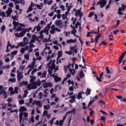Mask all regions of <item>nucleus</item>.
Listing matches in <instances>:
<instances>
[{"mask_svg": "<svg viewBox=\"0 0 126 126\" xmlns=\"http://www.w3.org/2000/svg\"><path fill=\"white\" fill-rule=\"evenodd\" d=\"M19 103L20 105L23 104L24 103V101L23 100H20L19 101Z\"/></svg>", "mask_w": 126, "mask_h": 126, "instance_id": "obj_41", "label": "nucleus"}, {"mask_svg": "<svg viewBox=\"0 0 126 126\" xmlns=\"http://www.w3.org/2000/svg\"><path fill=\"white\" fill-rule=\"evenodd\" d=\"M52 2V0H51L50 1H48L47 2V3L48 5H50Z\"/></svg>", "mask_w": 126, "mask_h": 126, "instance_id": "obj_62", "label": "nucleus"}, {"mask_svg": "<svg viewBox=\"0 0 126 126\" xmlns=\"http://www.w3.org/2000/svg\"><path fill=\"white\" fill-rule=\"evenodd\" d=\"M55 31V29H51V30L50 31V32L51 34H53L54 33Z\"/></svg>", "mask_w": 126, "mask_h": 126, "instance_id": "obj_31", "label": "nucleus"}, {"mask_svg": "<svg viewBox=\"0 0 126 126\" xmlns=\"http://www.w3.org/2000/svg\"><path fill=\"white\" fill-rule=\"evenodd\" d=\"M32 7L30 5L28 9V10L27 11V13H28L29 12L31 11L32 10Z\"/></svg>", "mask_w": 126, "mask_h": 126, "instance_id": "obj_30", "label": "nucleus"}, {"mask_svg": "<svg viewBox=\"0 0 126 126\" xmlns=\"http://www.w3.org/2000/svg\"><path fill=\"white\" fill-rule=\"evenodd\" d=\"M39 95L40 96L39 97L40 99H41V98H42L43 96V95L42 92H40L39 93Z\"/></svg>", "mask_w": 126, "mask_h": 126, "instance_id": "obj_36", "label": "nucleus"}, {"mask_svg": "<svg viewBox=\"0 0 126 126\" xmlns=\"http://www.w3.org/2000/svg\"><path fill=\"white\" fill-rule=\"evenodd\" d=\"M35 104H36V105L38 106L39 107H41L42 106V105L41 104V102L40 101H34L32 104L33 105H34Z\"/></svg>", "mask_w": 126, "mask_h": 126, "instance_id": "obj_7", "label": "nucleus"}, {"mask_svg": "<svg viewBox=\"0 0 126 126\" xmlns=\"http://www.w3.org/2000/svg\"><path fill=\"white\" fill-rule=\"evenodd\" d=\"M106 73L107 74H109L111 73V71L109 69L108 66H107L106 67Z\"/></svg>", "mask_w": 126, "mask_h": 126, "instance_id": "obj_23", "label": "nucleus"}, {"mask_svg": "<svg viewBox=\"0 0 126 126\" xmlns=\"http://www.w3.org/2000/svg\"><path fill=\"white\" fill-rule=\"evenodd\" d=\"M81 93H79L78 94V99L82 98V97L81 96Z\"/></svg>", "mask_w": 126, "mask_h": 126, "instance_id": "obj_34", "label": "nucleus"}, {"mask_svg": "<svg viewBox=\"0 0 126 126\" xmlns=\"http://www.w3.org/2000/svg\"><path fill=\"white\" fill-rule=\"evenodd\" d=\"M1 0L5 3H7L9 2V0Z\"/></svg>", "mask_w": 126, "mask_h": 126, "instance_id": "obj_50", "label": "nucleus"}, {"mask_svg": "<svg viewBox=\"0 0 126 126\" xmlns=\"http://www.w3.org/2000/svg\"><path fill=\"white\" fill-rule=\"evenodd\" d=\"M0 94H3L4 95H6L7 94L5 90L3 89L0 90Z\"/></svg>", "mask_w": 126, "mask_h": 126, "instance_id": "obj_18", "label": "nucleus"}, {"mask_svg": "<svg viewBox=\"0 0 126 126\" xmlns=\"http://www.w3.org/2000/svg\"><path fill=\"white\" fill-rule=\"evenodd\" d=\"M55 24L56 26H60L62 24L61 21L60 20H57L56 21Z\"/></svg>", "mask_w": 126, "mask_h": 126, "instance_id": "obj_14", "label": "nucleus"}, {"mask_svg": "<svg viewBox=\"0 0 126 126\" xmlns=\"http://www.w3.org/2000/svg\"><path fill=\"white\" fill-rule=\"evenodd\" d=\"M13 24L14 26H17L18 25V22H16L15 21H14L13 22Z\"/></svg>", "mask_w": 126, "mask_h": 126, "instance_id": "obj_29", "label": "nucleus"}, {"mask_svg": "<svg viewBox=\"0 0 126 126\" xmlns=\"http://www.w3.org/2000/svg\"><path fill=\"white\" fill-rule=\"evenodd\" d=\"M54 80L56 82L60 81L61 80V78L60 77H58L56 76H55L54 77Z\"/></svg>", "mask_w": 126, "mask_h": 126, "instance_id": "obj_12", "label": "nucleus"}, {"mask_svg": "<svg viewBox=\"0 0 126 126\" xmlns=\"http://www.w3.org/2000/svg\"><path fill=\"white\" fill-rule=\"evenodd\" d=\"M72 5H69L68 7L67 11L68 12H69L70 11L71 8L72 7Z\"/></svg>", "mask_w": 126, "mask_h": 126, "instance_id": "obj_54", "label": "nucleus"}, {"mask_svg": "<svg viewBox=\"0 0 126 126\" xmlns=\"http://www.w3.org/2000/svg\"><path fill=\"white\" fill-rule=\"evenodd\" d=\"M9 82H15L16 81V79L15 78H11L8 80Z\"/></svg>", "mask_w": 126, "mask_h": 126, "instance_id": "obj_21", "label": "nucleus"}, {"mask_svg": "<svg viewBox=\"0 0 126 126\" xmlns=\"http://www.w3.org/2000/svg\"><path fill=\"white\" fill-rule=\"evenodd\" d=\"M30 121L32 123H33L34 122V116H32L31 118Z\"/></svg>", "mask_w": 126, "mask_h": 126, "instance_id": "obj_46", "label": "nucleus"}, {"mask_svg": "<svg viewBox=\"0 0 126 126\" xmlns=\"http://www.w3.org/2000/svg\"><path fill=\"white\" fill-rule=\"evenodd\" d=\"M35 42V40L33 39H32L29 42V44H31V43H34Z\"/></svg>", "mask_w": 126, "mask_h": 126, "instance_id": "obj_43", "label": "nucleus"}, {"mask_svg": "<svg viewBox=\"0 0 126 126\" xmlns=\"http://www.w3.org/2000/svg\"><path fill=\"white\" fill-rule=\"evenodd\" d=\"M22 31L19 34L18 33H15V35L18 37H23L25 35L26 31L24 29H23Z\"/></svg>", "mask_w": 126, "mask_h": 126, "instance_id": "obj_4", "label": "nucleus"}, {"mask_svg": "<svg viewBox=\"0 0 126 126\" xmlns=\"http://www.w3.org/2000/svg\"><path fill=\"white\" fill-rule=\"evenodd\" d=\"M73 52H74L76 54L78 52L77 48H76L73 50Z\"/></svg>", "mask_w": 126, "mask_h": 126, "instance_id": "obj_63", "label": "nucleus"}, {"mask_svg": "<svg viewBox=\"0 0 126 126\" xmlns=\"http://www.w3.org/2000/svg\"><path fill=\"white\" fill-rule=\"evenodd\" d=\"M24 57L25 59L28 60L29 58V55L28 54H25L24 55Z\"/></svg>", "mask_w": 126, "mask_h": 126, "instance_id": "obj_26", "label": "nucleus"}, {"mask_svg": "<svg viewBox=\"0 0 126 126\" xmlns=\"http://www.w3.org/2000/svg\"><path fill=\"white\" fill-rule=\"evenodd\" d=\"M91 91V90L87 88V89L86 91L85 94L87 95H88L90 94Z\"/></svg>", "mask_w": 126, "mask_h": 126, "instance_id": "obj_19", "label": "nucleus"}, {"mask_svg": "<svg viewBox=\"0 0 126 126\" xmlns=\"http://www.w3.org/2000/svg\"><path fill=\"white\" fill-rule=\"evenodd\" d=\"M23 115V112H21L19 114V119H22Z\"/></svg>", "mask_w": 126, "mask_h": 126, "instance_id": "obj_38", "label": "nucleus"}, {"mask_svg": "<svg viewBox=\"0 0 126 126\" xmlns=\"http://www.w3.org/2000/svg\"><path fill=\"white\" fill-rule=\"evenodd\" d=\"M94 12H91L89 13V14L88 16L89 17H90L92 16L93 15Z\"/></svg>", "mask_w": 126, "mask_h": 126, "instance_id": "obj_57", "label": "nucleus"}, {"mask_svg": "<svg viewBox=\"0 0 126 126\" xmlns=\"http://www.w3.org/2000/svg\"><path fill=\"white\" fill-rule=\"evenodd\" d=\"M62 18L64 20V19H66L67 17L64 14H63L62 15Z\"/></svg>", "mask_w": 126, "mask_h": 126, "instance_id": "obj_60", "label": "nucleus"}, {"mask_svg": "<svg viewBox=\"0 0 126 126\" xmlns=\"http://www.w3.org/2000/svg\"><path fill=\"white\" fill-rule=\"evenodd\" d=\"M32 39L35 40L36 39L37 37L36 36V35L35 34H34L32 35ZM37 40H38V38H37L36 39Z\"/></svg>", "mask_w": 126, "mask_h": 126, "instance_id": "obj_42", "label": "nucleus"}, {"mask_svg": "<svg viewBox=\"0 0 126 126\" xmlns=\"http://www.w3.org/2000/svg\"><path fill=\"white\" fill-rule=\"evenodd\" d=\"M51 86L52 84L51 83L49 82H46L44 84L43 87L44 88H45L48 87H51Z\"/></svg>", "mask_w": 126, "mask_h": 126, "instance_id": "obj_10", "label": "nucleus"}, {"mask_svg": "<svg viewBox=\"0 0 126 126\" xmlns=\"http://www.w3.org/2000/svg\"><path fill=\"white\" fill-rule=\"evenodd\" d=\"M54 14V12L52 11L51 13H48V15L50 16H52Z\"/></svg>", "mask_w": 126, "mask_h": 126, "instance_id": "obj_53", "label": "nucleus"}, {"mask_svg": "<svg viewBox=\"0 0 126 126\" xmlns=\"http://www.w3.org/2000/svg\"><path fill=\"white\" fill-rule=\"evenodd\" d=\"M50 108V106L49 104H48L47 106L44 105V109H48Z\"/></svg>", "mask_w": 126, "mask_h": 126, "instance_id": "obj_25", "label": "nucleus"}, {"mask_svg": "<svg viewBox=\"0 0 126 126\" xmlns=\"http://www.w3.org/2000/svg\"><path fill=\"white\" fill-rule=\"evenodd\" d=\"M28 82L27 81H26L25 82L24 81H23L20 83V85H22V84H24L25 85H26L27 84Z\"/></svg>", "mask_w": 126, "mask_h": 126, "instance_id": "obj_48", "label": "nucleus"}, {"mask_svg": "<svg viewBox=\"0 0 126 126\" xmlns=\"http://www.w3.org/2000/svg\"><path fill=\"white\" fill-rule=\"evenodd\" d=\"M20 0V1H19L20 3L22 4H24L25 2V1H24V0Z\"/></svg>", "mask_w": 126, "mask_h": 126, "instance_id": "obj_59", "label": "nucleus"}, {"mask_svg": "<svg viewBox=\"0 0 126 126\" xmlns=\"http://www.w3.org/2000/svg\"><path fill=\"white\" fill-rule=\"evenodd\" d=\"M40 35L39 36V38H41L42 39H43L44 36L43 35V31H41L40 32Z\"/></svg>", "mask_w": 126, "mask_h": 126, "instance_id": "obj_24", "label": "nucleus"}, {"mask_svg": "<svg viewBox=\"0 0 126 126\" xmlns=\"http://www.w3.org/2000/svg\"><path fill=\"white\" fill-rule=\"evenodd\" d=\"M81 13L80 12V11L79 10H78L77 12L75 13L76 16H78V14Z\"/></svg>", "mask_w": 126, "mask_h": 126, "instance_id": "obj_55", "label": "nucleus"}, {"mask_svg": "<svg viewBox=\"0 0 126 126\" xmlns=\"http://www.w3.org/2000/svg\"><path fill=\"white\" fill-rule=\"evenodd\" d=\"M27 109L23 106L21 107L19 110V111L20 112H22V111H25L27 110Z\"/></svg>", "mask_w": 126, "mask_h": 126, "instance_id": "obj_13", "label": "nucleus"}, {"mask_svg": "<svg viewBox=\"0 0 126 126\" xmlns=\"http://www.w3.org/2000/svg\"><path fill=\"white\" fill-rule=\"evenodd\" d=\"M22 28L20 26H18L17 29L16 31H19L22 30Z\"/></svg>", "mask_w": 126, "mask_h": 126, "instance_id": "obj_40", "label": "nucleus"}, {"mask_svg": "<svg viewBox=\"0 0 126 126\" xmlns=\"http://www.w3.org/2000/svg\"><path fill=\"white\" fill-rule=\"evenodd\" d=\"M122 10H124L126 9V5H124L123 4H122Z\"/></svg>", "mask_w": 126, "mask_h": 126, "instance_id": "obj_35", "label": "nucleus"}, {"mask_svg": "<svg viewBox=\"0 0 126 126\" xmlns=\"http://www.w3.org/2000/svg\"><path fill=\"white\" fill-rule=\"evenodd\" d=\"M79 76L80 78H82L84 77V75L83 71L81 70L80 71L79 73Z\"/></svg>", "mask_w": 126, "mask_h": 126, "instance_id": "obj_16", "label": "nucleus"}, {"mask_svg": "<svg viewBox=\"0 0 126 126\" xmlns=\"http://www.w3.org/2000/svg\"><path fill=\"white\" fill-rule=\"evenodd\" d=\"M15 112L16 113H17L18 112V110H17V109H16V110H11L10 111V112L12 113V112Z\"/></svg>", "mask_w": 126, "mask_h": 126, "instance_id": "obj_61", "label": "nucleus"}, {"mask_svg": "<svg viewBox=\"0 0 126 126\" xmlns=\"http://www.w3.org/2000/svg\"><path fill=\"white\" fill-rule=\"evenodd\" d=\"M47 72V71H44L42 74L41 77L43 78H45L46 76Z\"/></svg>", "mask_w": 126, "mask_h": 126, "instance_id": "obj_20", "label": "nucleus"}, {"mask_svg": "<svg viewBox=\"0 0 126 126\" xmlns=\"http://www.w3.org/2000/svg\"><path fill=\"white\" fill-rule=\"evenodd\" d=\"M82 105L83 106V109H85L87 108L85 107V104L84 102H83Z\"/></svg>", "mask_w": 126, "mask_h": 126, "instance_id": "obj_44", "label": "nucleus"}, {"mask_svg": "<svg viewBox=\"0 0 126 126\" xmlns=\"http://www.w3.org/2000/svg\"><path fill=\"white\" fill-rule=\"evenodd\" d=\"M18 88L17 87H16L14 88V91L10 92V94H14L15 93L17 94L18 92Z\"/></svg>", "mask_w": 126, "mask_h": 126, "instance_id": "obj_9", "label": "nucleus"}, {"mask_svg": "<svg viewBox=\"0 0 126 126\" xmlns=\"http://www.w3.org/2000/svg\"><path fill=\"white\" fill-rule=\"evenodd\" d=\"M100 37V34H98L96 36L95 39L98 40V39Z\"/></svg>", "mask_w": 126, "mask_h": 126, "instance_id": "obj_33", "label": "nucleus"}, {"mask_svg": "<svg viewBox=\"0 0 126 126\" xmlns=\"http://www.w3.org/2000/svg\"><path fill=\"white\" fill-rule=\"evenodd\" d=\"M70 72L72 75H74L76 71L74 69H71L70 70Z\"/></svg>", "mask_w": 126, "mask_h": 126, "instance_id": "obj_22", "label": "nucleus"}, {"mask_svg": "<svg viewBox=\"0 0 126 126\" xmlns=\"http://www.w3.org/2000/svg\"><path fill=\"white\" fill-rule=\"evenodd\" d=\"M52 62V60H51L47 64V65L48 67L49 68L48 70V71L49 74H51L52 73V70L55 68V64L53 63L51 64V66H50V64Z\"/></svg>", "mask_w": 126, "mask_h": 126, "instance_id": "obj_1", "label": "nucleus"}, {"mask_svg": "<svg viewBox=\"0 0 126 126\" xmlns=\"http://www.w3.org/2000/svg\"><path fill=\"white\" fill-rule=\"evenodd\" d=\"M9 59L8 58H6L5 60V61L6 62H9Z\"/></svg>", "mask_w": 126, "mask_h": 126, "instance_id": "obj_64", "label": "nucleus"}, {"mask_svg": "<svg viewBox=\"0 0 126 126\" xmlns=\"http://www.w3.org/2000/svg\"><path fill=\"white\" fill-rule=\"evenodd\" d=\"M106 0H100L98 2L96 5H97L99 4H100V6L101 8H102L106 4Z\"/></svg>", "mask_w": 126, "mask_h": 126, "instance_id": "obj_3", "label": "nucleus"}, {"mask_svg": "<svg viewBox=\"0 0 126 126\" xmlns=\"http://www.w3.org/2000/svg\"><path fill=\"white\" fill-rule=\"evenodd\" d=\"M23 114L25 117H28V114L26 112H25L24 113H23Z\"/></svg>", "mask_w": 126, "mask_h": 126, "instance_id": "obj_37", "label": "nucleus"}, {"mask_svg": "<svg viewBox=\"0 0 126 126\" xmlns=\"http://www.w3.org/2000/svg\"><path fill=\"white\" fill-rule=\"evenodd\" d=\"M65 52L69 55H71L72 54V52L71 50L68 51H65Z\"/></svg>", "mask_w": 126, "mask_h": 126, "instance_id": "obj_32", "label": "nucleus"}, {"mask_svg": "<svg viewBox=\"0 0 126 126\" xmlns=\"http://www.w3.org/2000/svg\"><path fill=\"white\" fill-rule=\"evenodd\" d=\"M25 50V48H21L20 51L22 54H23L24 53Z\"/></svg>", "mask_w": 126, "mask_h": 126, "instance_id": "obj_47", "label": "nucleus"}, {"mask_svg": "<svg viewBox=\"0 0 126 126\" xmlns=\"http://www.w3.org/2000/svg\"><path fill=\"white\" fill-rule=\"evenodd\" d=\"M36 29L37 31V32H35V33H36L37 32L40 31L41 29L40 26L38 25L36 26L34 28L33 30L32 31V32H34L35 31V29Z\"/></svg>", "mask_w": 126, "mask_h": 126, "instance_id": "obj_8", "label": "nucleus"}, {"mask_svg": "<svg viewBox=\"0 0 126 126\" xmlns=\"http://www.w3.org/2000/svg\"><path fill=\"white\" fill-rule=\"evenodd\" d=\"M37 71H39V70L38 69H34L32 71V72L31 73V74L32 75H33L34 74V73L36 72Z\"/></svg>", "mask_w": 126, "mask_h": 126, "instance_id": "obj_28", "label": "nucleus"}, {"mask_svg": "<svg viewBox=\"0 0 126 126\" xmlns=\"http://www.w3.org/2000/svg\"><path fill=\"white\" fill-rule=\"evenodd\" d=\"M62 51H58V55L59 56V57H61L62 56Z\"/></svg>", "mask_w": 126, "mask_h": 126, "instance_id": "obj_56", "label": "nucleus"}, {"mask_svg": "<svg viewBox=\"0 0 126 126\" xmlns=\"http://www.w3.org/2000/svg\"><path fill=\"white\" fill-rule=\"evenodd\" d=\"M1 16H3V17L2 18L3 19V17H5V13L4 12H1Z\"/></svg>", "mask_w": 126, "mask_h": 126, "instance_id": "obj_58", "label": "nucleus"}, {"mask_svg": "<svg viewBox=\"0 0 126 126\" xmlns=\"http://www.w3.org/2000/svg\"><path fill=\"white\" fill-rule=\"evenodd\" d=\"M5 27L4 25H3L1 28V31L3 32L5 30Z\"/></svg>", "mask_w": 126, "mask_h": 126, "instance_id": "obj_45", "label": "nucleus"}, {"mask_svg": "<svg viewBox=\"0 0 126 126\" xmlns=\"http://www.w3.org/2000/svg\"><path fill=\"white\" fill-rule=\"evenodd\" d=\"M31 84H29L27 86V88L29 90H30L32 89H35L37 87L36 81L31 82Z\"/></svg>", "mask_w": 126, "mask_h": 126, "instance_id": "obj_2", "label": "nucleus"}, {"mask_svg": "<svg viewBox=\"0 0 126 126\" xmlns=\"http://www.w3.org/2000/svg\"><path fill=\"white\" fill-rule=\"evenodd\" d=\"M48 112L46 110H45L43 112V115H46L48 114Z\"/></svg>", "mask_w": 126, "mask_h": 126, "instance_id": "obj_39", "label": "nucleus"}, {"mask_svg": "<svg viewBox=\"0 0 126 126\" xmlns=\"http://www.w3.org/2000/svg\"><path fill=\"white\" fill-rule=\"evenodd\" d=\"M13 11L11 10V8H8V10L6 11V13L7 15L6 16H8Z\"/></svg>", "mask_w": 126, "mask_h": 126, "instance_id": "obj_11", "label": "nucleus"}, {"mask_svg": "<svg viewBox=\"0 0 126 126\" xmlns=\"http://www.w3.org/2000/svg\"><path fill=\"white\" fill-rule=\"evenodd\" d=\"M76 42V39H75L74 40L72 39H70V40H67V44H68L69 43H71L73 42Z\"/></svg>", "mask_w": 126, "mask_h": 126, "instance_id": "obj_17", "label": "nucleus"}, {"mask_svg": "<svg viewBox=\"0 0 126 126\" xmlns=\"http://www.w3.org/2000/svg\"><path fill=\"white\" fill-rule=\"evenodd\" d=\"M13 1L16 4H19L20 3L19 1L17 0H13Z\"/></svg>", "mask_w": 126, "mask_h": 126, "instance_id": "obj_52", "label": "nucleus"}, {"mask_svg": "<svg viewBox=\"0 0 126 126\" xmlns=\"http://www.w3.org/2000/svg\"><path fill=\"white\" fill-rule=\"evenodd\" d=\"M23 76L22 75V73L21 72H19L18 73H17V80L20 81L21 79L23 78Z\"/></svg>", "mask_w": 126, "mask_h": 126, "instance_id": "obj_6", "label": "nucleus"}, {"mask_svg": "<svg viewBox=\"0 0 126 126\" xmlns=\"http://www.w3.org/2000/svg\"><path fill=\"white\" fill-rule=\"evenodd\" d=\"M50 24H47V26L45 27L43 30L44 32L46 33L47 35H48V31L50 29Z\"/></svg>", "mask_w": 126, "mask_h": 126, "instance_id": "obj_5", "label": "nucleus"}, {"mask_svg": "<svg viewBox=\"0 0 126 126\" xmlns=\"http://www.w3.org/2000/svg\"><path fill=\"white\" fill-rule=\"evenodd\" d=\"M60 8L62 9V10L64 11L65 10L64 6L63 5L60 6Z\"/></svg>", "mask_w": 126, "mask_h": 126, "instance_id": "obj_49", "label": "nucleus"}, {"mask_svg": "<svg viewBox=\"0 0 126 126\" xmlns=\"http://www.w3.org/2000/svg\"><path fill=\"white\" fill-rule=\"evenodd\" d=\"M17 51L16 50L15 51H13L12 52L11 54L16 55L17 54Z\"/></svg>", "mask_w": 126, "mask_h": 126, "instance_id": "obj_51", "label": "nucleus"}, {"mask_svg": "<svg viewBox=\"0 0 126 126\" xmlns=\"http://www.w3.org/2000/svg\"><path fill=\"white\" fill-rule=\"evenodd\" d=\"M79 25L80 26L81 23H79V22L78 21L77 23L75 25V28L76 29H77L78 28L77 26Z\"/></svg>", "mask_w": 126, "mask_h": 126, "instance_id": "obj_27", "label": "nucleus"}, {"mask_svg": "<svg viewBox=\"0 0 126 126\" xmlns=\"http://www.w3.org/2000/svg\"><path fill=\"white\" fill-rule=\"evenodd\" d=\"M30 78H31L30 81L31 82H33V81L35 80L36 78L33 76L30 75Z\"/></svg>", "mask_w": 126, "mask_h": 126, "instance_id": "obj_15", "label": "nucleus"}]
</instances>
